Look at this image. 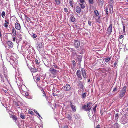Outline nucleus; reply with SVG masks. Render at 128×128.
<instances>
[{"mask_svg":"<svg viewBox=\"0 0 128 128\" xmlns=\"http://www.w3.org/2000/svg\"><path fill=\"white\" fill-rule=\"evenodd\" d=\"M127 87L124 86L120 90L119 94V98H122L126 95V92Z\"/></svg>","mask_w":128,"mask_h":128,"instance_id":"nucleus-1","label":"nucleus"},{"mask_svg":"<svg viewBox=\"0 0 128 128\" xmlns=\"http://www.w3.org/2000/svg\"><path fill=\"white\" fill-rule=\"evenodd\" d=\"M119 117L118 114H116V116L115 117V119L116 120H117Z\"/></svg>","mask_w":128,"mask_h":128,"instance_id":"nucleus-49","label":"nucleus"},{"mask_svg":"<svg viewBox=\"0 0 128 128\" xmlns=\"http://www.w3.org/2000/svg\"><path fill=\"white\" fill-rule=\"evenodd\" d=\"M94 13L96 16H98L99 15L98 12V11L97 10H95L94 11Z\"/></svg>","mask_w":128,"mask_h":128,"instance_id":"nucleus-39","label":"nucleus"},{"mask_svg":"<svg viewBox=\"0 0 128 128\" xmlns=\"http://www.w3.org/2000/svg\"><path fill=\"white\" fill-rule=\"evenodd\" d=\"M36 47L37 49L39 50H40V49L42 48V44L39 42H38L36 45Z\"/></svg>","mask_w":128,"mask_h":128,"instance_id":"nucleus-17","label":"nucleus"},{"mask_svg":"<svg viewBox=\"0 0 128 128\" xmlns=\"http://www.w3.org/2000/svg\"><path fill=\"white\" fill-rule=\"evenodd\" d=\"M32 37L34 39L36 38L37 37V35L34 34L32 36Z\"/></svg>","mask_w":128,"mask_h":128,"instance_id":"nucleus-48","label":"nucleus"},{"mask_svg":"<svg viewBox=\"0 0 128 128\" xmlns=\"http://www.w3.org/2000/svg\"><path fill=\"white\" fill-rule=\"evenodd\" d=\"M1 29L0 28V38H1L2 37V34L1 32Z\"/></svg>","mask_w":128,"mask_h":128,"instance_id":"nucleus-61","label":"nucleus"},{"mask_svg":"<svg viewBox=\"0 0 128 128\" xmlns=\"http://www.w3.org/2000/svg\"><path fill=\"white\" fill-rule=\"evenodd\" d=\"M37 86L38 87L40 88L41 90H44L41 87V86L40 85H39L38 84Z\"/></svg>","mask_w":128,"mask_h":128,"instance_id":"nucleus-53","label":"nucleus"},{"mask_svg":"<svg viewBox=\"0 0 128 128\" xmlns=\"http://www.w3.org/2000/svg\"><path fill=\"white\" fill-rule=\"evenodd\" d=\"M64 128H68V126H64Z\"/></svg>","mask_w":128,"mask_h":128,"instance_id":"nucleus-64","label":"nucleus"},{"mask_svg":"<svg viewBox=\"0 0 128 128\" xmlns=\"http://www.w3.org/2000/svg\"><path fill=\"white\" fill-rule=\"evenodd\" d=\"M100 4L103 5L104 4V0H98Z\"/></svg>","mask_w":128,"mask_h":128,"instance_id":"nucleus-44","label":"nucleus"},{"mask_svg":"<svg viewBox=\"0 0 128 128\" xmlns=\"http://www.w3.org/2000/svg\"><path fill=\"white\" fill-rule=\"evenodd\" d=\"M18 80H17L16 78H16L17 80V84L18 86V87L20 88V90L22 89V90H22V88L24 87L26 88V87L24 85H22L23 82H22L23 80H22V78H17Z\"/></svg>","mask_w":128,"mask_h":128,"instance_id":"nucleus-2","label":"nucleus"},{"mask_svg":"<svg viewBox=\"0 0 128 128\" xmlns=\"http://www.w3.org/2000/svg\"><path fill=\"white\" fill-rule=\"evenodd\" d=\"M72 64H73L74 66L75 67V66H76V62L74 61L73 60L72 61Z\"/></svg>","mask_w":128,"mask_h":128,"instance_id":"nucleus-50","label":"nucleus"},{"mask_svg":"<svg viewBox=\"0 0 128 128\" xmlns=\"http://www.w3.org/2000/svg\"><path fill=\"white\" fill-rule=\"evenodd\" d=\"M25 18L27 22H29L30 20V19L26 15L25 16Z\"/></svg>","mask_w":128,"mask_h":128,"instance_id":"nucleus-32","label":"nucleus"},{"mask_svg":"<svg viewBox=\"0 0 128 128\" xmlns=\"http://www.w3.org/2000/svg\"><path fill=\"white\" fill-rule=\"evenodd\" d=\"M69 3L70 6L72 8H73L74 4V2L72 0H70V1Z\"/></svg>","mask_w":128,"mask_h":128,"instance_id":"nucleus-30","label":"nucleus"},{"mask_svg":"<svg viewBox=\"0 0 128 128\" xmlns=\"http://www.w3.org/2000/svg\"><path fill=\"white\" fill-rule=\"evenodd\" d=\"M66 118H67L69 120H70L72 118V116L69 114H68L66 116Z\"/></svg>","mask_w":128,"mask_h":128,"instance_id":"nucleus-35","label":"nucleus"},{"mask_svg":"<svg viewBox=\"0 0 128 128\" xmlns=\"http://www.w3.org/2000/svg\"><path fill=\"white\" fill-rule=\"evenodd\" d=\"M6 16V13L4 11L2 12V16L3 18H4Z\"/></svg>","mask_w":128,"mask_h":128,"instance_id":"nucleus-36","label":"nucleus"},{"mask_svg":"<svg viewBox=\"0 0 128 128\" xmlns=\"http://www.w3.org/2000/svg\"><path fill=\"white\" fill-rule=\"evenodd\" d=\"M32 72H35L38 71V70L36 68H32L30 70Z\"/></svg>","mask_w":128,"mask_h":128,"instance_id":"nucleus-31","label":"nucleus"},{"mask_svg":"<svg viewBox=\"0 0 128 128\" xmlns=\"http://www.w3.org/2000/svg\"><path fill=\"white\" fill-rule=\"evenodd\" d=\"M7 44L8 46L11 48H12L13 46V43L11 42L8 41Z\"/></svg>","mask_w":128,"mask_h":128,"instance_id":"nucleus-23","label":"nucleus"},{"mask_svg":"<svg viewBox=\"0 0 128 128\" xmlns=\"http://www.w3.org/2000/svg\"><path fill=\"white\" fill-rule=\"evenodd\" d=\"M29 113L30 114H32V115H33L34 114L33 112L32 111H30V110L29 111Z\"/></svg>","mask_w":128,"mask_h":128,"instance_id":"nucleus-54","label":"nucleus"},{"mask_svg":"<svg viewBox=\"0 0 128 128\" xmlns=\"http://www.w3.org/2000/svg\"><path fill=\"white\" fill-rule=\"evenodd\" d=\"M117 87L115 88H114L113 90V92H114L116 91L117 90Z\"/></svg>","mask_w":128,"mask_h":128,"instance_id":"nucleus-56","label":"nucleus"},{"mask_svg":"<svg viewBox=\"0 0 128 128\" xmlns=\"http://www.w3.org/2000/svg\"><path fill=\"white\" fill-rule=\"evenodd\" d=\"M0 78H1V80L2 81V82L3 83H4V82H5V79H4V78L2 75H0Z\"/></svg>","mask_w":128,"mask_h":128,"instance_id":"nucleus-28","label":"nucleus"},{"mask_svg":"<svg viewBox=\"0 0 128 128\" xmlns=\"http://www.w3.org/2000/svg\"><path fill=\"white\" fill-rule=\"evenodd\" d=\"M27 50L29 54L32 55L34 54L35 52L34 48L31 46H29V47L28 49Z\"/></svg>","mask_w":128,"mask_h":128,"instance_id":"nucleus-7","label":"nucleus"},{"mask_svg":"<svg viewBox=\"0 0 128 128\" xmlns=\"http://www.w3.org/2000/svg\"><path fill=\"white\" fill-rule=\"evenodd\" d=\"M11 117L14 121H16L17 120V118L16 116L14 115H12L11 116Z\"/></svg>","mask_w":128,"mask_h":128,"instance_id":"nucleus-29","label":"nucleus"},{"mask_svg":"<svg viewBox=\"0 0 128 128\" xmlns=\"http://www.w3.org/2000/svg\"><path fill=\"white\" fill-rule=\"evenodd\" d=\"M53 96H58V94H56L55 93H54L53 94Z\"/></svg>","mask_w":128,"mask_h":128,"instance_id":"nucleus-60","label":"nucleus"},{"mask_svg":"<svg viewBox=\"0 0 128 128\" xmlns=\"http://www.w3.org/2000/svg\"><path fill=\"white\" fill-rule=\"evenodd\" d=\"M122 25H123V32L124 33H125L126 32V31H125V25L124 24H123Z\"/></svg>","mask_w":128,"mask_h":128,"instance_id":"nucleus-42","label":"nucleus"},{"mask_svg":"<svg viewBox=\"0 0 128 128\" xmlns=\"http://www.w3.org/2000/svg\"><path fill=\"white\" fill-rule=\"evenodd\" d=\"M16 39V40H17V42L18 41L19 42L22 40V37L20 36L19 39H18V38H13V41L14 42Z\"/></svg>","mask_w":128,"mask_h":128,"instance_id":"nucleus-24","label":"nucleus"},{"mask_svg":"<svg viewBox=\"0 0 128 128\" xmlns=\"http://www.w3.org/2000/svg\"><path fill=\"white\" fill-rule=\"evenodd\" d=\"M12 34L14 36H15L16 35V30L14 27L12 28Z\"/></svg>","mask_w":128,"mask_h":128,"instance_id":"nucleus-26","label":"nucleus"},{"mask_svg":"<svg viewBox=\"0 0 128 128\" xmlns=\"http://www.w3.org/2000/svg\"><path fill=\"white\" fill-rule=\"evenodd\" d=\"M3 72H4V76L5 79L8 82L9 84L10 85V81L9 80V78L8 77V76L6 74L7 72V70L6 68L5 67H3Z\"/></svg>","mask_w":128,"mask_h":128,"instance_id":"nucleus-5","label":"nucleus"},{"mask_svg":"<svg viewBox=\"0 0 128 128\" xmlns=\"http://www.w3.org/2000/svg\"><path fill=\"white\" fill-rule=\"evenodd\" d=\"M111 58H104V61H105L106 63H108L110 60Z\"/></svg>","mask_w":128,"mask_h":128,"instance_id":"nucleus-27","label":"nucleus"},{"mask_svg":"<svg viewBox=\"0 0 128 128\" xmlns=\"http://www.w3.org/2000/svg\"><path fill=\"white\" fill-rule=\"evenodd\" d=\"M71 88L70 86L68 84H66L64 86V89L65 90L67 91L70 90Z\"/></svg>","mask_w":128,"mask_h":128,"instance_id":"nucleus-14","label":"nucleus"},{"mask_svg":"<svg viewBox=\"0 0 128 128\" xmlns=\"http://www.w3.org/2000/svg\"><path fill=\"white\" fill-rule=\"evenodd\" d=\"M109 10L110 13L112 14L113 12V5L112 4L109 6Z\"/></svg>","mask_w":128,"mask_h":128,"instance_id":"nucleus-20","label":"nucleus"},{"mask_svg":"<svg viewBox=\"0 0 128 128\" xmlns=\"http://www.w3.org/2000/svg\"><path fill=\"white\" fill-rule=\"evenodd\" d=\"M70 105L72 111L74 112H76V106L73 105L72 102H70Z\"/></svg>","mask_w":128,"mask_h":128,"instance_id":"nucleus-15","label":"nucleus"},{"mask_svg":"<svg viewBox=\"0 0 128 128\" xmlns=\"http://www.w3.org/2000/svg\"><path fill=\"white\" fill-rule=\"evenodd\" d=\"M114 128H118V123H115L114 125Z\"/></svg>","mask_w":128,"mask_h":128,"instance_id":"nucleus-38","label":"nucleus"},{"mask_svg":"<svg viewBox=\"0 0 128 128\" xmlns=\"http://www.w3.org/2000/svg\"><path fill=\"white\" fill-rule=\"evenodd\" d=\"M75 118L76 120H79L80 119V116L79 114H75L74 115Z\"/></svg>","mask_w":128,"mask_h":128,"instance_id":"nucleus-21","label":"nucleus"},{"mask_svg":"<svg viewBox=\"0 0 128 128\" xmlns=\"http://www.w3.org/2000/svg\"><path fill=\"white\" fill-rule=\"evenodd\" d=\"M90 4H92L94 3L93 0H88Z\"/></svg>","mask_w":128,"mask_h":128,"instance_id":"nucleus-40","label":"nucleus"},{"mask_svg":"<svg viewBox=\"0 0 128 128\" xmlns=\"http://www.w3.org/2000/svg\"><path fill=\"white\" fill-rule=\"evenodd\" d=\"M108 8H106V14L107 15H108Z\"/></svg>","mask_w":128,"mask_h":128,"instance_id":"nucleus-52","label":"nucleus"},{"mask_svg":"<svg viewBox=\"0 0 128 128\" xmlns=\"http://www.w3.org/2000/svg\"><path fill=\"white\" fill-rule=\"evenodd\" d=\"M100 16H99L98 19L96 18V22H98L99 23H100Z\"/></svg>","mask_w":128,"mask_h":128,"instance_id":"nucleus-45","label":"nucleus"},{"mask_svg":"<svg viewBox=\"0 0 128 128\" xmlns=\"http://www.w3.org/2000/svg\"><path fill=\"white\" fill-rule=\"evenodd\" d=\"M96 128H100V125H98L96 127Z\"/></svg>","mask_w":128,"mask_h":128,"instance_id":"nucleus-63","label":"nucleus"},{"mask_svg":"<svg viewBox=\"0 0 128 128\" xmlns=\"http://www.w3.org/2000/svg\"><path fill=\"white\" fill-rule=\"evenodd\" d=\"M16 55V54H14L13 56L11 57L9 60H8V61L10 62L11 64L13 66H16L18 63V61L16 59V58H12V57H14V56Z\"/></svg>","mask_w":128,"mask_h":128,"instance_id":"nucleus-3","label":"nucleus"},{"mask_svg":"<svg viewBox=\"0 0 128 128\" xmlns=\"http://www.w3.org/2000/svg\"><path fill=\"white\" fill-rule=\"evenodd\" d=\"M72 43H74V46L76 48H79L80 46V43L78 40H73L72 41Z\"/></svg>","mask_w":128,"mask_h":128,"instance_id":"nucleus-8","label":"nucleus"},{"mask_svg":"<svg viewBox=\"0 0 128 128\" xmlns=\"http://www.w3.org/2000/svg\"><path fill=\"white\" fill-rule=\"evenodd\" d=\"M2 90L4 92L7 94H8L9 92L8 88L6 86L3 87L2 88Z\"/></svg>","mask_w":128,"mask_h":128,"instance_id":"nucleus-16","label":"nucleus"},{"mask_svg":"<svg viewBox=\"0 0 128 128\" xmlns=\"http://www.w3.org/2000/svg\"><path fill=\"white\" fill-rule=\"evenodd\" d=\"M118 62L117 61H116L115 62L114 64V67L116 68L117 66L118 65L117 64L118 63Z\"/></svg>","mask_w":128,"mask_h":128,"instance_id":"nucleus-47","label":"nucleus"},{"mask_svg":"<svg viewBox=\"0 0 128 128\" xmlns=\"http://www.w3.org/2000/svg\"><path fill=\"white\" fill-rule=\"evenodd\" d=\"M76 12L78 13H80L81 12V9L78 6H77L76 8Z\"/></svg>","mask_w":128,"mask_h":128,"instance_id":"nucleus-22","label":"nucleus"},{"mask_svg":"<svg viewBox=\"0 0 128 128\" xmlns=\"http://www.w3.org/2000/svg\"><path fill=\"white\" fill-rule=\"evenodd\" d=\"M82 56L81 55H77L76 57L78 59V61L80 63L82 61Z\"/></svg>","mask_w":128,"mask_h":128,"instance_id":"nucleus-19","label":"nucleus"},{"mask_svg":"<svg viewBox=\"0 0 128 128\" xmlns=\"http://www.w3.org/2000/svg\"><path fill=\"white\" fill-rule=\"evenodd\" d=\"M120 122L121 123L124 125L128 122V119L125 117H122Z\"/></svg>","mask_w":128,"mask_h":128,"instance_id":"nucleus-11","label":"nucleus"},{"mask_svg":"<svg viewBox=\"0 0 128 128\" xmlns=\"http://www.w3.org/2000/svg\"><path fill=\"white\" fill-rule=\"evenodd\" d=\"M49 71L53 74V78H55L57 76V71L56 70L53 68H50L49 70Z\"/></svg>","mask_w":128,"mask_h":128,"instance_id":"nucleus-6","label":"nucleus"},{"mask_svg":"<svg viewBox=\"0 0 128 128\" xmlns=\"http://www.w3.org/2000/svg\"><path fill=\"white\" fill-rule=\"evenodd\" d=\"M53 66L55 68H56L58 69H59V68L58 66L56 65L55 63L54 64Z\"/></svg>","mask_w":128,"mask_h":128,"instance_id":"nucleus-41","label":"nucleus"},{"mask_svg":"<svg viewBox=\"0 0 128 128\" xmlns=\"http://www.w3.org/2000/svg\"><path fill=\"white\" fill-rule=\"evenodd\" d=\"M15 28L16 29L18 30H20L21 27L20 24L17 22L15 24Z\"/></svg>","mask_w":128,"mask_h":128,"instance_id":"nucleus-18","label":"nucleus"},{"mask_svg":"<svg viewBox=\"0 0 128 128\" xmlns=\"http://www.w3.org/2000/svg\"><path fill=\"white\" fill-rule=\"evenodd\" d=\"M79 4L82 9L86 7V3L84 0H78Z\"/></svg>","mask_w":128,"mask_h":128,"instance_id":"nucleus-9","label":"nucleus"},{"mask_svg":"<svg viewBox=\"0 0 128 128\" xmlns=\"http://www.w3.org/2000/svg\"><path fill=\"white\" fill-rule=\"evenodd\" d=\"M5 23L4 24V26L6 28H7L8 27V24H9V22L6 20H5Z\"/></svg>","mask_w":128,"mask_h":128,"instance_id":"nucleus-33","label":"nucleus"},{"mask_svg":"<svg viewBox=\"0 0 128 128\" xmlns=\"http://www.w3.org/2000/svg\"><path fill=\"white\" fill-rule=\"evenodd\" d=\"M88 23L89 25L90 26H91V22L90 20H89L88 22Z\"/></svg>","mask_w":128,"mask_h":128,"instance_id":"nucleus-57","label":"nucleus"},{"mask_svg":"<svg viewBox=\"0 0 128 128\" xmlns=\"http://www.w3.org/2000/svg\"><path fill=\"white\" fill-rule=\"evenodd\" d=\"M55 1L57 5H58L60 4V0H55Z\"/></svg>","mask_w":128,"mask_h":128,"instance_id":"nucleus-34","label":"nucleus"},{"mask_svg":"<svg viewBox=\"0 0 128 128\" xmlns=\"http://www.w3.org/2000/svg\"><path fill=\"white\" fill-rule=\"evenodd\" d=\"M64 11H65L66 12H68V9L66 8H64Z\"/></svg>","mask_w":128,"mask_h":128,"instance_id":"nucleus-58","label":"nucleus"},{"mask_svg":"<svg viewBox=\"0 0 128 128\" xmlns=\"http://www.w3.org/2000/svg\"><path fill=\"white\" fill-rule=\"evenodd\" d=\"M86 93H84L83 94L82 96V97L83 98H86Z\"/></svg>","mask_w":128,"mask_h":128,"instance_id":"nucleus-43","label":"nucleus"},{"mask_svg":"<svg viewBox=\"0 0 128 128\" xmlns=\"http://www.w3.org/2000/svg\"><path fill=\"white\" fill-rule=\"evenodd\" d=\"M20 117L22 119H24L25 118V117L24 116V115L21 114L20 115Z\"/></svg>","mask_w":128,"mask_h":128,"instance_id":"nucleus-51","label":"nucleus"},{"mask_svg":"<svg viewBox=\"0 0 128 128\" xmlns=\"http://www.w3.org/2000/svg\"><path fill=\"white\" fill-rule=\"evenodd\" d=\"M92 103L91 102H88L87 105H84L83 106L82 108L86 111L90 112L92 106Z\"/></svg>","mask_w":128,"mask_h":128,"instance_id":"nucleus-4","label":"nucleus"},{"mask_svg":"<svg viewBox=\"0 0 128 128\" xmlns=\"http://www.w3.org/2000/svg\"><path fill=\"white\" fill-rule=\"evenodd\" d=\"M112 24H110V26L107 29V33L108 35H110L112 31Z\"/></svg>","mask_w":128,"mask_h":128,"instance_id":"nucleus-10","label":"nucleus"},{"mask_svg":"<svg viewBox=\"0 0 128 128\" xmlns=\"http://www.w3.org/2000/svg\"><path fill=\"white\" fill-rule=\"evenodd\" d=\"M124 37V36L123 35H121L120 36V39H122Z\"/></svg>","mask_w":128,"mask_h":128,"instance_id":"nucleus-59","label":"nucleus"},{"mask_svg":"<svg viewBox=\"0 0 128 128\" xmlns=\"http://www.w3.org/2000/svg\"><path fill=\"white\" fill-rule=\"evenodd\" d=\"M97 106H96L95 107H94L93 109V111H92V113H95L96 112V108Z\"/></svg>","mask_w":128,"mask_h":128,"instance_id":"nucleus-37","label":"nucleus"},{"mask_svg":"<svg viewBox=\"0 0 128 128\" xmlns=\"http://www.w3.org/2000/svg\"><path fill=\"white\" fill-rule=\"evenodd\" d=\"M76 75L77 77L80 80H82V77L81 76V72L80 70H78L76 73Z\"/></svg>","mask_w":128,"mask_h":128,"instance_id":"nucleus-12","label":"nucleus"},{"mask_svg":"<svg viewBox=\"0 0 128 128\" xmlns=\"http://www.w3.org/2000/svg\"><path fill=\"white\" fill-rule=\"evenodd\" d=\"M40 76L38 77L36 80V81L38 82L40 80Z\"/></svg>","mask_w":128,"mask_h":128,"instance_id":"nucleus-55","label":"nucleus"},{"mask_svg":"<svg viewBox=\"0 0 128 128\" xmlns=\"http://www.w3.org/2000/svg\"><path fill=\"white\" fill-rule=\"evenodd\" d=\"M42 92H43L44 93V95H43V96H46V95L44 91V90H43Z\"/></svg>","mask_w":128,"mask_h":128,"instance_id":"nucleus-62","label":"nucleus"},{"mask_svg":"<svg viewBox=\"0 0 128 128\" xmlns=\"http://www.w3.org/2000/svg\"><path fill=\"white\" fill-rule=\"evenodd\" d=\"M70 19L72 22H74L76 20V19L74 16L73 15L70 16Z\"/></svg>","mask_w":128,"mask_h":128,"instance_id":"nucleus-25","label":"nucleus"},{"mask_svg":"<svg viewBox=\"0 0 128 128\" xmlns=\"http://www.w3.org/2000/svg\"><path fill=\"white\" fill-rule=\"evenodd\" d=\"M81 72L82 75L85 80H86V74L85 70L84 68L81 69Z\"/></svg>","mask_w":128,"mask_h":128,"instance_id":"nucleus-13","label":"nucleus"},{"mask_svg":"<svg viewBox=\"0 0 128 128\" xmlns=\"http://www.w3.org/2000/svg\"><path fill=\"white\" fill-rule=\"evenodd\" d=\"M34 62H35V64H37V65H39L40 63V62H39L38 60H36L34 61Z\"/></svg>","mask_w":128,"mask_h":128,"instance_id":"nucleus-46","label":"nucleus"}]
</instances>
